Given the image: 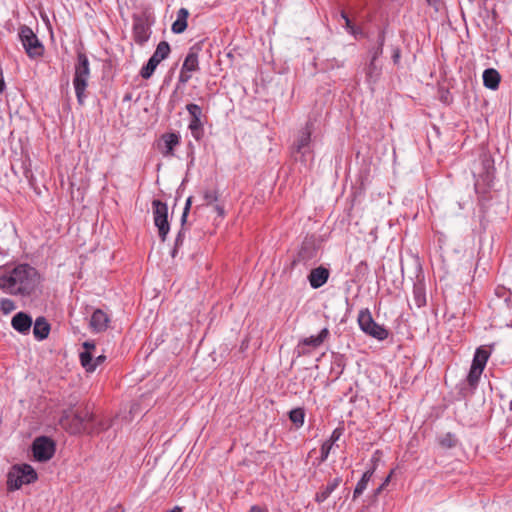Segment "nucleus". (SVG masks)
Returning <instances> with one entry per match:
<instances>
[{
	"instance_id": "f257e3e1",
	"label": "nucleus",
	"mask_w": 512,
	"mask_h": 512,
	"mask_svg": "<svg viewBox=\"0 0 512 512\" xmlns=\"http://www.w3.org/2000/svg\"><path fill=\"white\" fill-rule=\"evenodd\" d=\"M39 283L37 270L21 264L0 276V288L11 295L30 296Z\"/></svg>"
},
{
	"instance_id": "f03ea898",
	"label": "nucleus",
	"mask_w": 512,
	"mask_h": 512,
	"mask_svg": "<svg viewBox=\"0 0 512 512\" xmlns=\"http://www.w3.org/2000/svg\"><path fill=\"white\" fill-rule=\"evenodd\" d=\"M90 76L89 60L85 53L78 52L77 62L74 68L73 85L80 105H83L86 97L85 91L88 86Z\"/></svg>"
},
{
	"instance_id": "7ed1b4c3",
	"label": "nucleus",
	"mask_w": 512,
	"mask_h": 512,
	"mask_svg": "<svg viewBox=\"0 0 512 512\" xmlns=\"http://www.w3.org/2000/svg\"><path fill=\"white\" fill-rule=\"evenodd\" d=\"M37 480V473L32 466L15 465L7 474V487L9 490L19 489L23 484H30Z\"/></svg>"
},
{
	"instance_id": "20e7f679",
	"label": "nucleus",
	"mask_w": 512,
	"mask_h": 512,
	"mask_svg": "<svg viewBox=\"0 0 512 512\" xmlns=\"http://www.w3.org/2000/svg\"><path fill=\"white\" fill-rule=\"evenodd\" d=\"M357 321L360 329L365 334L379 341L385 340L389 335L388 330L383 325L374 321L371 312L367 308L360 310Z\"/></svg>"
},
{
	"instance_id": "39448f33",
	"label": "nucleus",
	"mask_w": 512,
	"mask_h": 512,
	"mask_svg": "<svg viewBox=\"0 0 512 512\" xmlns=\"http://www.w3.org/2000/svg\"><path fill=\"white\" fill-rule=\"evenodd\" d=\"M18 36L30 58H36L43 55L44 47L30 27L22 25L19 28Z\"/></svg>"
},
{
	"instance_id": "423d86ee",
	"label": "nucleus",
	"mask_w": 512,
	"mask_h": 512,
	"mask_svg": "<svg viewBox=\"0 0 512 512\" xmlns=\"http://www.w3.org/2000/svg\"><path fill=\"white\" fill-rule=\"evenodd\" d=\"M154 224L158 228V234L162 241H165L170 230L168 222V206L161 200L155 199L152 202Z\"/></svg>"
},
{
	"instance_id": "0eeeda50",
	"label": "nucleus",
	"mask_w": 512,
	"mask_h": 512,
	"mask_svg": "<svg viewBox=\"0 0 512 512\" xmlns=\"http://www.w3.org/2000/svg\"><path fill=\"white\" fill-rule=\"evenodd\" d=\"M32 452L37 461L46 462L55 453V443L47 436L37 437L32 443Z\"/></svg>"
},
{
	"instance_id": "6e6552de",
	"label": "nucleus",
	"mask_w": 512,
	"mask_h": 512,
	"mask_svg": "<svg viewBox=\"0 0 512 512\" xmlns=\"http://www.w3.org/2000/svg\"><path fill=\"white\" fill-rule=\"evenodd\" d=\"M198 52L199 48L196 46L189 49L179 74L180 83H187L191 79L192 73L199 70Z\"/></svg>"
},
{
	"instance_id": "1a4fd4ad",
	"label": "nucleus",
	"mask_w": 512,
	"mask_h": 512,
	"mask_svg": "<svg viewBox=\"0 0 512 512\" xmlns=\"http://www.w3.org/2000/svg\"><path fill=\"white\" fill-rule=\"evenodd\" d=\"M186 110L190 115L188 128L192 136L196 140H200L204 134V123L201 120L203 116L202 108L197 104L190 103L186 105Z\"/></svg>"
},
{
	"instance_id": "9d476101",
	"label": "nucleus",
	"mask_w": 512,
	"mask_h": 512,
	"mask_svg": "<svg viewBox=\"0 0 512 512\" xmlns=\"http://www.w3.org/2000/svg\"><path fill=\"white\" fill-rule=\"evenodd\" d=\"M75 419L78 421V425H83L89 434L105 429L102 423L96 421L95 414L88 407L76 410Z\"/></svg>"
},
{
	"instance_id": "9b49d317",
	"label": "nucleus",
	"mask_w": 512,
	"mask_h": 512,
	"mask_svg": "<svg viewBox=\"0 0 512 512\" xmlns=\"http://www.w3.org/2000/svg\"><path fill=\"white\" fill-rule=\"evenodd\" d=\"M150 26L151 24L146 17H133V39L138 45L142 46L149 40L151 35Z\"/></svg>"
},
{
	"instance_id": "f8f14e48",
	"label": "nucleus",
	"mask_w": 512,
	"mask_h": 512,
	"mask_svg": "<svg viewBox=\"0 0 512 512\" xmlns=\"http://www.w3.org/2000/svg\"><path fill=\"white\" fill-rule=\"evenodd\" d=\"M313 131L312 121H308L305 127L299 132L298 138L293 146V154H301L304 157L306 154L311 153L309 144L311 141V134Z\"/></svg>"
},
{
	"instance_id": "ddd939ff",
	"label": "nucleus",
	"mask_w": 512,
	"mask_h": 512,
	"mask_svg": "<svg viewBox=\"0 0 512 512\" xmlns=\"http://www.w3.org/2000/svg\"><path fill=\"white\" fill-rule=\"evenodd\" d=\"M318 247L313 238H305L297 253L296 258L293 260V265L296 263H308L317 257Z\"/></svg>"
},
{
	"instance_id": "4468645a",
	"label": "nucleus",
	"mask_w": 512,
	"mask_h": 512,
	"mask_svg": "<svg viewBox=\"0 0 512 512\" xmlns=\"http://www.w3.org/2000/svg\"><path fill=\"white\" fill-rule=\"evenodd\" d=\"M379 455H380V451L377 450L371 459V461L373 462V466L370 469H368L366 472H364L361 479L356 484V487L353 491V499H356L357 497H359L367 488V485L375 472L376 463L379 460Z\"/></svg>"
},
{
	"instance_id": "2eb2a0df",
	"label": "nucleus",
	"mask_w": 512,
	"mask_h": 512,
	"mask_svg": "<svg viewBox=\"0 0 512 512\" xmlns=\"http://www.w3.org/2000/svg\"><path fill=\"white\" fill-rule=\"evenodd\" d=\"M180 143V136L176 133H165L161 136L159 150L165 157L174 156V149Z\"/></svg>"
},
{
	"instance_id": "dca6fc26",
	"label": "nucleus",
	"mask_w": 512,
	"mask_h": 512,
	"mask_svg": "<svg viewBox=\"0 0 512 512\" xmlns=\"http://www.w3.org/2000/svg\"><path fill=\"white\" fill-rule=\"evenodd\" d=\"M33 321L30 315L25 312L16 313L11 320L12 327L21 334H28L31 330Z\"/></svg>"
},
{
	"instance_id": "f3484780",
	"label": "nucleus",
	"mask_w": 512,
	"mask_h": 512,
	"mask_svg": "<svg viewBox=\"0 0 512 512\" xmlns=\"http://www.w3.org/2000/svg\"><path fill=\"white\" fill-rule=\"evenodd\" d=\"M329 274V270L323 266L312 269L308 275L311 287L314 289L322 287L328 281Z\"/></svg>"
},
{
	"instance_id": "a211bd4d",
	"label": "nucleus",
	"mask_w": 512,
	"mask_h": 512,
	"mask_svg": "<svg viewBox=\"0 0 512 512\" xmlns=\"http://www.w3.org/2000/svg\"><path fill=\"white\" fill-rule=\"evenodd\" d=\"M110 319L108 315L101 309H96L90 320V326L95 332H103L107 329Z\"/></svg>"
},
{
	"instance_id": "6ab92c4d",
	"label": "nucleus",
	"mask_w": 512,
	"mask_h": 512,
	"mask_svg": "<svg viewBox=\"0 0 512 512\" xmlns=\"http://www.w3.org/2000/svg\"><path fill=\"white\" fill-rule=\"evenodd\" d=\"M51 327L45 317L40 316L36 318L33 325V334L34 337L41 341L48 337L50 333Z\"/></svg>"
},
{
	"instance_id": "aec40b11",
	"label": "nucleus",
	"mask_w": 512,
	"mask_h": 512,
	"mask_svg": "<svg viewBox=\"0 0 512 512\" xmlns=\"http://www.w3.org/2000/svg\"><path fill=\"white\" fill-rule=\"evenodd\" d=\"M500 74L494 68H488L483 72V84L486 88L496 90L500 83Z\"/></svg>"
},
{
	"instance_id": "412c9836",
	"label": "nucleus",
	"mask_w": 512,
	"mask_h": 512,
	"mask_svg": "<svg viewBox=\"0 0 512 512\" xmlns=\"http://www.w3.org/2000/svg\"><path fill=\"white\" fill-rule=\"evenodd\" d=\"M189 11L186 8H180L177 12V19L173 22L171 30L175 34L183 33L187 28V19Z\"/></svg>"
},
{
	"instance_id": "4be33fe9",
	"label": "nucleus",
	"mask_w": 512,
	"mask_h": 512,
	"mask_svg": "<svg viewBox=\"0 0 512 512\" xmlns=\"http://www.w3.org/2000/svg\"><path fill=\"white\" fill-rule=\"evenodd\" d=\"M341 477L334 478L331 482H329L325 487H323L319 492L315 495V501L318 503L324 502L331 493L341 484Z\"/></svg>"
},
{
	"instance_id": "5701e85b",
	"label": "nucleus",
	"mask_w": 512,
	"mask_h": 512,
	"mask_svg": "<svg viewBox=\"0 0 512 512\" xmlns=\"http://www.w3.org/2000/svg\"><path fill=\"white\" fill-rule=\"evenodd\" d=\"M60 424L71 434L86 432V428L83 425H78V421L75 419V413L73 414L71 419L69 415H64L60 420Z\"/></svg>"
},
{
	"instance_id": "b1692460",
	"label": "nucleus",
	"mask_w": 512,
	"mask_h": 512,
	"mask_svg": "<svg viewBox=\"0 0 512 512\" xmlns=\"http://www.w3.org/2000/svg\"><path fill=\"white\" fill-rule=\"evenodd\" d=\"M385 43V32L381 30L378 34L377 46L372 49V58L369 65L368 75L371 76L373 70L376 68L374 65L375 60L383 53V47Z\"/></svg>"
},
{
	"instance_id": "393cba45",
	"label": "nucleus",
	"mask_w": 512,
	"mask_h": 512,
	"mask_svg": "<svg viewBox=\"0 0 512 512\" xmlns=\"http://www.w3.org/2000/svg\"><path fill=\"white\" fill-rule=\"evenodd\" d=\"M413 303L417 308H421L426 305L425 286L420 281L414 283L413 286Z\"/></svg>"
},
{
	"instance_id": "a878e982",
	"label": "nucleus",
	"mask_w": 512,
	"mask_h": 512,
	"mask_svg": "<svg viewBox=\"0 0 512 512\" xmlns=\"http://www.w3.org/2000/svg\"><path fill=\"white\" fill-rule=\"evenodd\" d=\"M329 336V330L327 328H323L317 336H310L304 338L300 343V345L312 346L313 348L319 347Z\"/></svg>"
},
{
	"instance_id": "bb28decb",
	"label": "nucleus",
	"mask_w": 512,
	"mask_h": 512,
	"mask_svg": "<svg viewBox=\"0 0 512 512\" xmlns=\"http://www.w3.org/2000/svg\"><path fill=\"white\" fill-rule=\"evenodd\" d=\"M489 356L490 353L486 349H484L483 347L477 348L471 366L484 370Z\"/></svg>"
},
{
	"instance_id": "cd10ccee",
	"label": "nucleus",
	"mask_w": 512,
	"mask_h": 512,
	"mask_svg": "<svg viewBox=\"0 0 512 512\" xmlns=\"http://www.w3.org/2000/svg\"><path fill=\"white\" fill-rule=\"evenodd\" d=\"M170 45L166 41H161L154 51L153 55L150 57L153 60H156L159 64L161 61L166 59L170 54Z\"/></svg>"
},
{
	"instance_id": "c85d7f7f",
	"label": "nucleus",
	"mask_w": 512,
	"mask_h": 512,
	"mask_svg": "<svg viewBox=\"0 0 512 512\" xmlns=\"http://www.w3.org/2000/svg\"><path fill=\"white\" fill-rule=\"evenodd\" d=\"M93 355L90 351H83L80 353L81 365L87 372H93L96 369V365L93 364Z\"/></svg>"
},
{
	"instance_id": "c756f323",
	"label": "nucleus",
	"mask_w": 512,
	"mask_h": 512,
	"mask_svg": "<svg viewBox=\"0 0 512 512\" xmlns=\"http://www.w3.org/2000/svg\"><path fill=\"white\" fill-rule=\"evenodd\" d=\"M305 411L303 408H295L289 412V419L296 427H301L304 424Z\"/></svg>"
},
{
	"instance_id": "7c9ffc66",
	"label": "nucleus",
	"mask_w": 512,
	"mask_h": 512,
	"mask_svg": "<svg viewBox=\"0 0 512 512\" xmlns=\"http://www.w3.org/2000/svg\"><path fill=\"white\" fill-rule=\"evenodd\" d=\"M482 372H483V370H481L477 367H474V366L470 367V371L467 375V382L470 387L475 388L478 385V382H479Z\"/></svg>"
},
{
	"instance_id": "2f4dec72",
	"label": "nucleus",
	"mask_w": 512,
	"mask_h": 512,
	"mask_svg": "<svg viewBox=\"0 0 512 512\" xmlns=\"http://www.w3.org/2000/svg\"><path fill=\"white\" fill-rule=\"evenodd\" d=\"M158 65H159V63L156 60H153L150 58L148 60L147 64L144 65L140 71L141 77L143 79H149L153 75V73Z\"/></svg>"
},
{
	"instance_id": "473e14b6",
	"label": "nucleus",
	"mask_w": 512,
	"mask_h": 512,
	"mask_svg": "<svg viewBox=\"0 0 512 512\" xmlns=\"http://www.w3.org/2000/svg\"><path fill=\"white\" fill-rule=\"evenodd\" d=\"M456 443H457V439L451 433H447L446 435L441 437L440 440H439V444L443 448H447V449L455 447Z\"/></svg>"
},
{
	"instance_id": "72a5a7b5",
	"label": "nucleus",
	"mask_w": 512,
	"mask_h": 512,
	"mask_svg": "<svg viewBox=\"0 0 512 512\" xmlns=\"http://www.w3.org/2000/svg\"><path fill=\"white\" fill-rule=\"evenodd\" d=\"M183 241H184V228L182 227L177 234V237H176L175 243H174V247L171 252V255L173 258L176 257L178 249L182 246Z\"/></svg>"
},
{
	"instance_id": "f704fd0d",
	"label": "nucleus",
	"mask_w": 512,
	"mask_h": 512,
	"mask_svg": "<svg viewBox=\"0 0 512 512\" xmlns=\"http://www.w3.org/2000/svg\"><path fill=\"white\" fill-rule=\"evenodd\" d=\"M332 447H333V446L331 445V443H330V442H326V441H325V442L322 444V446H321V455H320V457H319V459H318V463H319V464H321V463H323L324 461H326V459L328 458L329 453H330V451H331Z\"/></svg>"
},
{
	"instance_id": "c9c22d12",
	"label": "nucleus",
	"mask_w": 512,
	"mask_h": 512,
	"mask_svg": "<svg viewBox=\"0 0 512 512\" xmlns=\"http://www.w3.org/2000/svg\"><path fill=\"white\" fill-rule=\"evenodd\" d=\"M0 308L4 314H8L15 309V304L10 299H2L0 301Z\"/></svg>"
},
{
	"instance_id": "e433bc0d",
	"label": "nucleus",
	"mask_w": 512,
	"mask_h": 512,
	"mask_svg": "<svg viewBox=\"0 0 512 512\" xmlns=\"http://www.w3.org/2000/svg\"><path fill=\"white\" fill-rule=\"evenodd\" d=\"M204 199L207 204H212L218 200V195L216 191L207 190L204 192Z\"/></svg>"
},
{
	"instance_id": "4c0bfd02",
	"label": "nucleus",
	"mask_w": 512,
	"mask_h": 512,
	"mask_svg": "<svg viewBox=\"0 0 512 512\" xmlns=\"http://www.w3.org/2000/svg\"><path fill=\"white\" fill-rule=\"evenodd\" d=\"M191 204H192V197H189L186 200L185 207H184V210H183V213H182V216H181V224H182V226L187 221V217H188V213H189L190 208H191Z\"/></svg>"
},
{
	"instance_id": "58836bf2",
	"label": "nucleus",
	"mask_w": 512,
	"mask_h": 512,
	"mask_svg": "<svg viewBox=\"0 0 512 512\" xmlns=\"http://www.w3.org/2000/svg\"><path fill=\"white\" fill-rule=\"evenodd\" d=\"M342 433H343V430H342V429H340V428H336V429L332 432V434H331L330 438H329L328 440H326V442H330V443H331V445L333 446V444H334L336 441H338V440L340 439V437H341Z\"/></svg>"
},
{
	"instance_id": "ea45409f",
	"label": "nucleus",
	"mask_w": 512,
	"mask_h": 512,
	"mask_svg": "<svg viewBox=\"0 0 512 512\" xmlns=\"http://www.w3.org/2000/svg\"><path fill=\"white\" fill-rule=\"evenodd\" d=\"M83 347L85 349V351H90L95 349V344L93 342H90V341H86L83 343Z\"/></svg>"
},
{
	"instance_id": "a19ab883",
	"label": "nucleus",
	"mask_w": 512,
	"mask_h": 512,
	"mask_svg": "<svg viewBox=\"0 0 512 512\" xmlns=\"http://www.w3.org/2000/svg\"><path fill=\"white\" fill-rule=\"evenodd\" d=\"M106 357L104 355H100L98 357H96L94 360H93V364L97 366H99L100 364H102L104 361H105Z\"/></svg>"
},
{
	"instance_id": "79ce46f5",
	"label": "nucleus",
	"mask_w": 512,
	"mask_h": 512,
	"mask_svg": "<svg viewBox=\"0 0 512 512\" xmlns=\"http://www.w3.org/2000/svg\"><path fill=\"white\" fill-rule=\"evenodd\" d=\"M215 210L217 211V213L220 215V216H223L224 215V209L222 206L220 205H215Z\"/></svg>"
},
{
	"instance_id": "37998d69",
	"label": "nucleus",
	"mask_w": 512,
	"mask_h": 512,
	"mask_svg": "<svg viewBox=\"0 0 512 512\" xmlns=\"http://www.w3.org/2000/svg\"><path fill=\"white\" fill-rule=\"evenodd\" d=\"M249 512H264V510L259 506H252L249 510Z\"/></svg>"
},
{
	"instance_id": "c03bdc74",
	"label": "nucleus",
	"mask_w": 512,
	"mask_h": 512,
	"mask_svg": "<svg viewBox=\"0 0 512 512\" xmlns=\"http://www.w3.org/2000/svg\"><path fill=\"white\" fill-rule=\"evenodd\" d=\"M342 17H343V19H345L346 25L350 26L351 21H350V19L348 18V16L344 12H342Z\"/></svg>"
},
{
	"instance_id": "a18cd8bd",
	"label": "nucleus",
	"mask_w": 512,
	"mask_h": 512,
	"mask_svg": "<svg viewBox=\"0 0 512 512\" xmlns=\"http://www.w3.org/2000/svg\"><path fill=\"white\" fill-rule=\"evenodd\" d=\"M442 0H427L429 5H438Z\"/></svg>"
},
{
	"instance_id": "49530a36",
	"label": "nucleus",
	"mask_w": 512,
	"mask_h": 512,
	"mask_svg": "<svg viewBox=\"0 0 512 512\" xmlns=\"http://www.w3.org/2000/svg\"><path fill=\"white\" fill-rule=\"evenodd\" d=\"M400 56V51L399 50H396L394 52V55H393V58H394V62H397L398 58Z\"/></svg>"
},
{
	"instance_id": "de8ad7c7",
	"label": "nucleus",
	"mask_w": 512,
	"mask_h": 512,
	"mask_svg": "<svg viewBox=\"0 0 512 512\" xmlns=\"http://www.w3.org/2000/svg\"><path fill=\"white\" fill-rule=\"evenodd\" d=\"M166 512H182V509L178 506H175L173 509L166 511Z\"/></svg>"
},
{
	"instance_id": "09e8293b",
	"label": "nucleus",
	"mask_w": 512,
	"mask_h": 512,
	"mask_svg": "<svg viewBox=\"0 0 512 512\" xmlns=\"http://www.w3.org/2000/svg\"><path fill=\"white\" fill-rule=\"evenodd\" d=\"M390 477H391V474H389V475L386 477V479L384 480V482L381 484V485H383V487H385V486L389 483V481H390Z\"/></svg>"
},
{
	"instance_id": "8fccbe9b",
	"label": "nucleus",
	"mask_w": 512,
	"mask_h": 512,
	"mask_svg": "<svg viewBox=\"0 0 512 512\" xmlns=\"http://www.w3.org/2000/svg\"><path fill=\"white\" fill-rule=\"evenodd\" d=\"M383 488H384V487H383V485H380V486H379V487L374 491V495H375V496H376V495H378V494L382 491V489H383Z\"/></svg>"
}]
</instances>
